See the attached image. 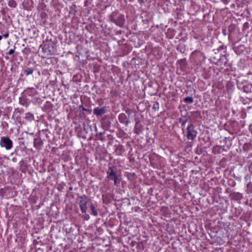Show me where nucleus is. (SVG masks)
<instances>
[{
  "instance_id": "19",
  "label": "nucleus",
  "mask_w": 252,
  "mask_h": 252,
  "mask_svg": "<svg viewBox=\"0 0 252 252\" xmlns=\"http://www.w3.org/2000/svg\"><path fill=\"white\" fill-rule=\"evenodd\" d=\"M124 123H125L126 125L127 126L128 125V124L129 123V121L127 120L125 122H124Z\"/></svg>"
},
{
  "instance_id": "4",
  "label": "nucleus",
  "mask_w": 252,
  "mask_h": 252,
  "mask_svg": "<svg viewBox=\"0 0 252 252\" xmlns=\"http://www.w3.org/2000/svg\"><path fill=\"white\" fill-rule=\"evenodd\" d=\"M0 145L4 147L7 150H10L12 148L13 143L12 141L8 137H2L1 138Z\"/></svg>"
},
{
  "instance_id": "16",
  "label": "nucleus",
  "mask_w": 252,
  "mask_h": 252,
  "mask_svg": "<svg viewBox=\"0 0 252 252\" xmlns=\"http://www.w3.org/2000/svg\"><path fill=\"white\" fill-rule=\"evenodd\" d=\"M14 53V49H10L8 53V55H12L13 54V53Z\"/></svg>"
},
{
  "instance_id": "9",
  "label": "nucleus",
  "mask_w": 252,
  "mask_h": 252,
  "mask_svg": "<svg viewBox=\"0 0 252 252\" xmlns=\"http://www.w3.org/2000/svg\"><path fill=\"white\" fill-rule=\"evenodd\" d=\"M90 208L92 210V214L94 216H96L98 215V213L93 204L90 205Z\"/></svg>"
},
{
  "instance_id": "3",
  "label": "nucleus",
  "mask_w": 252,
  "mask_h": 252,
  "mask_svg": "<svg viewBox=\"0 0 252 252\" xmlns=\"http://www.w3.org/2000/svg\"><path fill=\"white\" fill-rule=\"evenodd\" d=\"M196 136V131L194 130V126L190 124L187 127V137L189 140H193Z\"/></svg>"
},
{
  "instance_id": "12",
  "label": "nucleus",
  "mask_w": 252,
  "mask_h": 252,
  "mask_svg": "<svg viewBox=\"0 0 252 252\" xmlns=\"http://www.w3.org/2000/svg\"><path fill=\"white\" fill-rule=\"evenodd\" d=\"M184 101L185 102H188V103H191L193 102V98L192 97L188 96L185 98Z\"/></svg>"
},
{
  "instance_id": "15",
  "label": "nucleus",
  "mask_w": 252,
  "mask_h": 252,
  "mask_svg": "<svg viewBox=\"0 0 252 252\" xmlns=\"http://www.w3.org/2000/svg\"><path fill=\"white\" fill-rule=\"evenodd\" d=\"M180 123H182V126H183V125H184L186 124V123L187 122V120H185V119H180Z\"/></svg>"
},
{
  "instance_id": "8",
  "label": "nucleus",
  "mask_w": 252,
  "mask_h": 252,
  "mask_svg": "<svg viewBox=\"0 0 252 252\" xmlns=\"http://www.w3.org/2000/svg\"><path fill=\"white\" fill-rule=\"evenodd\" d=\"M124 151V148L122 145H119L115 150V152L118 155H121Z\"/></svg>"
},
{
  "instance_id": "11",
  "label": "nucleus",
  "mask_w": 252,
  "mask_h": 252,
  "mask_svg": "<svg viewBox=\"0 0 252 252\" xmlns=\"http://www.w3.org/2000/svg\"><path fill=\"white\" fill-rule=\"evenodd\" d=\"M17 3L14 0H10L8 2V5L11 7H15L16 6Z\"/></svg>"
},
{
  "instance_id": "13",
  "label": "nucleus",
  "mask_w": 252,
  "mask_h": 252,
  "mask_svg": "<svg viewBox=\"0 0 252 252\" xmlns=\"http://www.w3.org/2000/svg\"><path fill=\"white\" fill-rule=\"evenodd\" d=\"M126 118V116L124 114H121L119 116V119L121 123H124L125 119Z\"/></svg>"
},
{
  "instance_id": "14",
  "label": "nucleus",
  "mask_w": 252,
  "mask_h": 252,
  "mask_svg": "<svg viewBox=\"0 0 252 252\" xmlns=\"http://www.w3.org/2000/svg\"><path fill=\"white\" fill-rule=\"evenodd\" d=\"M241 197H242L241 194L240 193H238V194H236V197H234V198H235V199H240Z\"/></svg>"
},
{
  "instance_id": "18",
  "label": "nucleus",
  "mask_w": 252,
  "mask_h": 252,
  "mask_svg": "<svg viewBox=\"0 0 252 252\" xmlns=\"http://www.w3.org/2000/svg\"><path fill=\"white\" fill-rule=\"evenodd\" d=\"M83 110L85 111H88V112H89L90 113H91V110H88L87 109L83 107Z\"/></svg>"
},
{
  "instance_id": "17",
  "label": "nucleus",
  "mask_w": 252,
  "mask_h": 252,
  "mask_svg": "<svg viewBox=\"0 0 252 252\" xmlns=\"http://www.w3.org/2000/svg\"><path fill=\"white\" fill-rule=\"evenodd\" d=\"M8 36H9V34H8V33H7H7H5V34H4L3 35V37H5V38L8 37Z\"/></svg>"
},
{
  "instance_id": "2",
  "label": "nucleus",
  "mask_w": 252,
  "mask_h": 252,
  "mask_svg": "<svg viewBox=\"0 0 252 252\" xmlns=\"http://www.w3.org/2000/svg\"><path fill=\"white\" fill-rule=\"evenodd\" d=\"M79 200V205L80 210L83 213H85L87 210V204L89 202V198L86 195L79 196L77 198Z\"/></svg>"
},
{
  "instance_id": "5",
  "label": "nucleus",
  "mask_w": 252,
  "mask_h": 252,
  "mask_svg": "<svg viewBox=\"0 0 252 252\" xmlns=\"http://www.w3.org/2000/svg\"><path fill=\"white\" fill-rule=\"evenodd\" d=\"M107 174L108 175V177L114 181V184L115 185L117 184V176L116 173L114 171L111 167H109L108 171H107Z\"/></svg>"
},
{
  "instance_id": "20",
  "label": "nucleus",
  "mask_w": 252,
  "mask_h": 252,
  "mask_svg": "<svg viewBox=\"0 0 252 252\" xmlns=\"http://www.w3.org/2000/svg\"><path fill=\"white\" fill-rule=\"evenodd\" d=\"M2 36L1 35H0V40L2 39Z\"/></svg>"
},
{
  "instance_id": "7",
  "label": "nucleus",
  "mask_w": 252,
  "mask_h": 252,
  "mask_svg": "<svg viewBox=\"0 0 252 252\" xmlns=\"http://www.w3.org/2000/svg\"><path fill=\"white\" fill-rule=\"evenodd\" d=\"M26 92L29 95L33 96L37 94V92L36 90L33 88H28Z\"/></svg>"
},
{
  "instance_id": "1",
  "label": "nucleus",
  "mask_w": 252,
  "mask_h": 252,
  "mask_svg": "<svg viewBox=\"0 0 252 252\" xmlns=\"http://www.w3.org/2000/svg\"><path fill=\"white\" fill-rule=\"evenodd\" d=\"M110 20L117 26L123 27L125 24V17L123 14H119L118 12H113L110 16Z\"/></svg>"
},
{
  "instance_id": "6",
  "label": "nucleus",
  "mask_w": 252,
  "mask_h": 252,
  "mask_svg": "<svg viewBox=\"0 0 252 252\" xmlns=\"http://www.w3.org/2000/svg\"><path fill=\"white\" fill-rule=\"evenodd\" d=\"M106 112V109L105 107L102 108L96 107L94 109V114L96 116H101L105 114Z\"/></svg>"
},
{
  "instance_id": "10",
  "label": "nucleus",
  "mask_w": 252,
  "mask_h": 252,
  "mask_svg": "<svg viewBox=\"0 0 252 252\" xmlns=\"http://www.w3.org/2000/svg\"><path fill=\"white\" fill-rule=\"evenodd\" d=\"M33 69L32 68H27L24 70V72L27 76L32 74L33 73Z\"/></svg>"
}]
</instances>
